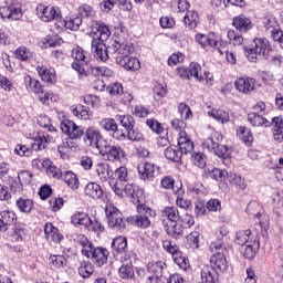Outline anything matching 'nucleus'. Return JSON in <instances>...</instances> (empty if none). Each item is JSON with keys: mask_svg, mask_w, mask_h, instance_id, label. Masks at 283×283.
I'll list each match as a JSON object with an SVG mask.
<instances>
[{"mask_svg": "<svg viewBox=\"0 0 283 283\" xmlns=\"http://www.w3.org/2000/svg\"><path fill=\"white\" fill-rule=\"evenodd\" d=\"M73 116H76L80 120H90L92 114H90L87 106L78 105L73 109Z\"/></svg>", "mask_w": 283, "mask_h": 283, "instance_id": "nucleus-45", "label": "nucleus"}, {"mask_svg": "<svg viewBox=\"0 0 283 283\" xmlns=\"http://www.w3.org/2000/svg\"><path fill=\"white\" fill-rule=\"evenodd\" d=\"M201 71H202V67L200 66V64L192 62L188 66V77L190 78L191 76H193V78L199 81V83H202V81H205V77L200 75Z\"/></svg>", "mask_w": 283, "mask_h": 283, "instance_id": "nucleus-43", "label": "nucleus"}, {"mask_svg": "<svg viewBox=\"0 0 283 283\" xmlns=\"http://www.w3.org/2000/svg\"><path fill=\"white\" fill-rule=\"evenodd\" d=\"M184 23L186 28L193 30L198 25V12L187 11L186 15L184 17Z\"/></svg>", "mask_w": 283, "mask_h": 283, "instance_id": "nucleus-41", "label": "nucleus"}, {"mask_svg": "<svg viewBox=\"0 0 283 283\" xmlns=\"http://www.w3.org/2000/svg\"><path fill=\"white\" fill-rule=\"evenodd\" d=\"M117 65H120L124 70H130L133 72L140 70V61L137 57L129 55L125 60H122V62H117Z\"/></svg>", "mask_w": 283, "mask_h": 283, "instance_id": "nucleus-29", "label": "nucleus"}, {"mask_svg": "<svg viewBox=\"0 0 283 283\" xmlns=\"http://www.w3.org/2000/svg\"><path fill=\"white\" fill-rule=\"evenodd\" d=\"M165 231L170 238L178 239L182 235L185 228L182 224H178V222L175 223H167L165 226Z\"/></svg>", "mask_w": 283, "mask_h": 283, "instance_id": "nucleus-30", "label": "nucleus"}, {"mask_svg": "<svg viewBox=\"0 0 283 283\" xmlns=\"http://www.w3.org/2000/svg\"><path fill=\"white\" fill-rule=\"evenodd\" d=\"M44 233L46 240H49L50 242L59 243L61 242V240H63V234H61L59 228L54 227V224L51 222L45 223Z\"/></svg>", "mask_w": 283, "mask_h": 283, "instance_id": "nucleus-23", "label": "nucleus"}, {"mask_svg": "<svg viewBox=\"0 0 283 283\" xmlns=\"http://www.w3.org/2000/svg\"><path fill=\"white\" fill-rule=\"evenodd\" d=\"M116 120H119L122 127H124L126 130L134 129V125H136V122L132 115H117Z\"/></svg>", "mask_w": 283, "mask_h": 283, "instance_id": "nucleus-47", "label": "nucleus"}, {"mask_svg": "<svg viewBox=\"0 0 283 283\" xmlns=\"http://www.w3.org/2000/svg\"><path fill=\"white\" fill-rule=\"evenodd\" d=\"M178 112L180 114V117L184 118L185 120H189L190 118H193V113L191 112V108L185 103L179 104Z\"/></svg>", "mask_w": 283, "mask_h": 283, "instance_id": "nucleus-56", "label": "nucleus"}, {"mask_svg": "<svg viewBox=\"0 0 283 283\" xmlns=\"http://www.w3.org/2000/svg\"><path fill=\"white\" fill-rule=\"evenodd\" d=\"M118 273L122 280H132V277H134V269L132 268V262L123 264L119 268Z\"/></svg>", "mask_w": 283, "mask_h": 283, "instance_id": "nucleus-50", "label": "nucleus"}, {"mask_svg": "<svg viewBox=\"0 0 283 283\" xmlns=\"http://www.w3.org/2000/svg\"><path fill=\"white\" fill-rule=\"evenodd\" d=\"M84 196L91 200H103V187L95 181H90L84 188Z\"/></svg>", "mask_w": 283, "mask_h": 283, "instance_id": "nucleus-17", "label": "nucleus"}, {"mask_svg": "<svg viewBox=\"0 0 283 283\" xmlns=\"http://www.w3.org/2000/svg\"><path fill=\"white\" fill-rule=\"evenodd\" d=\"M112 249L118 252L125 251L127 249V238L125 237L115 238L112 242Z\"/></svg>", "mask_w": 283, "mask_h": 283, "instance_id": "nucleus-52", "label": "nucleus"}, {"mask_svg": "<svg viewBox=\"0 0 283 283\" xmlns=\"http://www.w3.org/2000/svg\"><path fill=\"white\" fill-rule=\"evenodd\" d=\"M81 23H83V19H81L78 15H72L66 20L61 18L57 23V30H63V28H65L66 30L76 31L78 28H81Z\"/></svg>", "mask_w": 283, "mask_h": 283, "instance_id": "nucleus-19", "label": "nucleus"}, {"mask_svg": "<svg viewBox=\"0 0 283 283\" xmlns=\"http://www.w3.org/2000/svg\"><path fill=\"white\" fill-rule=\"evenodd\" d=\"M187 240L190 249H198L200 244V232L193 231L189 233Z\"/></svg>", "mask_w": 283, "mask_h": 283, "instance_id": "nucleus-58", "label": "nucleus"}, {"mask_svg": "<svg viewBox=\"0 0 283 283\" xmlns=\"http://www.w3.org/2000/svg\"><path fill=\"white\" fill-rule=\"evenodd\" d=\"M36 14L41 19V21H44V23H50V21H55V28H57L59 21H61V10L59 8L54 7H45L43 4H40L36 7Z\"/></svg>", "mask_w": 283, "mask_h": 283, "instance_id": "nucleus-11", "label": "nucleus"}, {"mask_svg": "<svg viewBox=\"0 0 283 283\" xmlns=\"http://www.w3.org/2000/svg\"><path fill=\"white\" fill-rule=\"evenodd\" d=\"M17 222V213L12 210H3L0 212V231H8V227H12Z\"/></svg>", "mask_w": 283, "mask_h": 283, "instance_id": "nucleus-18", "label": "nucleus"}, {"mask_svg": "<svg viewBox=\"0 0 283 283\" xmlns=\"http://www.w3.org/2000/svg\"><path fill=\"white\" fill-rule=\"evenodd\" d=\"M137 171L140 180H154V176H156V165L142 161L137 166Z\"/></svg>", "mask_w": 283, "mask_h": 283, "instance_id": "nucleus-16", "label": "nucleus"}, {"mask_svg": "<svg viewBox=\"0 0 283 283\" xmlns=\"http://www.w3.org/2000/svg\"><path fill=\"white\" fill-rule=\"evenodd\" d=\"M38 125H40V127H43V129H48V132H50L52 135H48L43 130H38L29 133L27 135V138H30V140H34L33 144H31V147L34 151H43V149L48 147V144L52 143L54 136H56V128L53 127L50 117H48L46 115L38 116Z\"/></svg>", "mask_w": 283, "mask_h": 283, "instance_id": "nucleus-3", "label": "nucleus"}, {"mask_svg": "<svg viewBox=\"0 0 283 283\" xmlns=\"http://www.w3.org/2000/svg\"><path fill=\"white\" fill-rule=\"evenodd\" d=\"M87 231H94V233H103L105 231V226L98 220L90 218L88 223H86Z\"/></svg>", "mask_w": 283, "mask_h": 283, "instance_id": "nucleus-49", "label": "nucleus"}, {"mask_svg": "<svg viewBox=\"0 0 283 283\" xmlns=\"http://www.w3.org/2000/svg\"><path fill=\"white\" fill-rule=\"evenodd\" d=\"M35 70L44 83H56V71L54 69L38 65Z\"/></svg>", "mask_w": 283, "mask_h": 283, "instance_id": "nucleus-25", "label": "nucleus"}, {"mask_svg": "<svg viewBox=\"0 0 283 283\" xmlns=\"http://www.w3.org/2000/svg\"><path fill=\"white\" fill-rule=\"evenodd\" d=\"M178 147L181 154H191L193 151V142L189 138L186 132L178 134Z\"/></svg>", "mask_w": 283, "mask_h": 283, "instance_id": "nucleus-20", "label": "nucleus"}, {"mask_svg": "<svg viewBox=\"0 0 283 283\" xmlns=\"http://www.w3.org/2000/svg\"><path fill=\"white\" fill-rule=\"evenodd\" d=\"M71 56L74 61H77V63H87V52H85L81 46L74 48Z\"/></svg>", "mask_w": 283, "mask_h": 283, "instance_id": "nucleus-48", "label": "nucleus"}, {"mask_svg": "<svg viewBox=\"0 0 283 283\" xmlns=\"http://www.w3.org/2000/svg\"><path fill=\"white\" fill-rule=\"evenodd\" d=\"M86 145L93 149H97L98 154L108 163H123L127 158V153L119 145H112L107 140H103V134L94 126L86 128L84 133Z\"/></svg>", "mask_w": 283, "mask_h": 283, "instance_id": "nucleus-1", "label": "nucleus"}, {"mask_svg": "<svg viewBox=\"0 0 283 283\" xmlns=\"http://www.w3.org/2000/svg\"><path fill=\"white\" fill-rule=\"evenodd\" d=\"M211 3L216 6V8H229V3L237 8H244V6H247L244 0H211Z\"/></svg>", "mask_w": 283, "mask_h": 283, "instance_id": "nucleus-35", "label": "nucleus"}, {"mask_svg": "<svg viewBox=\"0 0 283 283\" xmlns=\"http://www.w3.org/2000/svg\"><path fill=\"white\" fill-rule=\"evenodd\" d=\"M251 209L252 220L255 222V224H259L263 235L266 234L269 227H271V218L266 212H264V209L258 202H253Z\"/></svg>", "mask_w": 283, "mask_h": 283, "instance_id": "nucleus-8", "label": "nucleus"}, {"mask_svg": "<svg viewBox=\"0 0 283 283\" xmlns=\"http://www.w3.org/2000/svg\"><path fill=\"white\" fill-rule=\"evenodd\" d=\"M161 213L164 218H167V220H169V224L178 222V219L180 218V212L176 207H166L164 208Z\"/></svg>", "mask_w": 283, "mask_h": 283, "instance_id": "nucleus-37", "label": "nucleus"}, {"mask_svg": "<svg viewBox=\"0 0 283 283\" xmlns=\"http://www.w3.org/2000/svg\"><path fill=\"white\" fill-rule=\"evenodd\" d=\"M96 174L102 182H107L112 176V169L109 165L99 163L96 165Z\"/></svg>", "mask_w": 283, "mask_h": 283, "instance_id": "nucleus-33", "label": "nucleus"}, {"mask_svg": "<svg viewBox=\"0 0 283 283\" xmlns=\"http://www.w3.org/2000/svg\"><path fill=\"white\" fill-rule=\"evenodd\" d=\"M163 248L167 251V253H170L172 256L175 255V253H178V251H180L176 242H172L171 240H164Z\"/></svg>", "mask_w": 283, "mask_h": 283, "instance_id": "nucleus-63", "label": "nucleus"}, {"mask_svg": "<svg viewBox=\"0 0 283 283\" xmlns=\"http://www.w3.org/2000/svg\"><path fill=\"white\" fill-rule=\"evenodd\" d=\"M61 178L70 189H78V177L73 171H64Z\"/></svg>", "mask_w": 283, "mask_h": 283, "instance_id": "nucleus-32", "label": "nucleus"}, {"mask_svg": "<svg viewBox=\"0 0 283 283\" xmlns=\"http://www.w3.org/2000/svg\"><path fill=\"white\" fill-rule=\"evenodd\" d=\"M156 212L146 206H137V214L129 218L132 224L139 229H147L151 226V218Z\"/></svg>", "mask_w": 283, "mask_h": 283, "instance_id": "nucleus-6", "label": "nucleus"}, {"mask_svg": "<svg viewBox=\"0 0 283 283\" xmlns=\"http://www.w3.org/2000/svg\"><path fill=\"white\" fill-rule=\"evenodd\" d=\"M218 158H222L229 163V158L231 156V153L229 151V147L226 145H219V147L216 150H212Z\"/></svg>", "mask_w": 283, "mask_h": 283, "instance_id": "nucleus-57", "label": "nucleus"}, {"mask_svg": "<svg viewBox=\"0 0 283 283\" xmlns=\"http://www.w3.org/2000/svg\"><path fill=\"white\" fill-rule=\"evenodd\" d=\"M218 270L212 265H205L201 270V281L207 283L218 282Z\"/></svg>", "mask_w": 283, "mask_h": 283, "instance_id": "nucleus-27", "label": "nucleus"}, {"mask_svg": "<svg viewBox=\"0 0 283 283\" xmlns=\"http://www.w3.org/2000/svg\"><path fill=\"white\" fill-rule=\"evenodd\" d=\"M273 49L271 48V43L266 39H254L249 48L250 61L255 63L258 61V56L263 54L268 57L270 65L272 67H281L283 63V56L279 53H273Z\"/></svg>", "mask_w": 283, "mask_h": 283, "instance_id": "nucleus-4", "label": "nucleus"}, {"mask_svg": "<svg viewBox=\"0 0 283 283\" xmlns=\"http://www.w3.org/2000/svg\"><path fill=\"white\" fill-rule=\"evenodd\" d=\"M249 120L253 127H271V122H269L262 115L249 114Z\"/></svg>", "mask_w": 283, "mask_h": 283, "instance_id": "nucleus-39", "label": "nucleus"}, {"mask_svg": "<svg viewBox=\"0 0 283 283\" xmlns=\"http://www.w3.org/2000/svg\"><path fill=\"white\" fill-rule=\"evenodd\" d=\"M195 40L200 44L202 50H206V52L218 50L219 54H224V52L218 48V35H216L213 32L208 34L197 33Z\"/></svg>", "mask_w": 283, "mask_h": 283, "instance_id": "nucleus-12", "label": "nucleus"}, {"mask_svg": "<svg viewBox=\"0 0 283 283\" xmlns=\"http://www.w3.org/2000/svg\"><path fill=\"white\" fill-rule=\"evenodd\" d=\"M230 43H232L233 45H242V43L244 42V38H242V35H239L235 30H230L228 31L227 34Z\"/></svg>", "mask_w": 283, "mask_h": 283, "instance_id": "nucleus-62", "label": "nucleus"}, {"mask_svg": "<svg viewBox=\"0 0 283 283\" xmlns=\"http://www.w3.org/2000/svg\"><path fill=\"white\" fill-rule=\"evenodd\" d=\"M109 50H112L116 63H123V61L126 60L130 54H134L135 49L134 44L129 42L120 43L116 40H113L109 45Z\"/></svg>", "mask_w": 283, "mask_h": 283, "instance_id": "nucleus-9", "label": "nucleus"}, {"mask_svg": "<svg viewBox=\"0 0 283 283\" xmlns=\"http://www.w3.org/2000/svg\"><path fill=\"white\" fill-rule=\"evenodd\" d=\"M105 214L109 229H114L115 231L125 230L126 222L123 219V213L114 205L109 203L105 207Z\"/></svg>", "mask_w": 283, "mask_h": 283, "instance_id": "nucleus-7", "label": "nucleus"}, {"mask_svg": "<svg viewBox=\"0 0 283 283\" xmlns=\"http://www.w3.org/2000/svg\"><path fill=\"white\" fill-rule=\"evenodd\" d=\"M272 24L273 21L268 20L265 23V28L271 32L273 41H276L281 45L283 41V31L273 27Z\"/></svg>", "mask_w": 283, "mask_h": 283, "instance_id": "nucleus-38", "label": "nucleus"}, {"mask_svg": "<svg viewBox=\"0 0 283 283\" xmlns=\"http://www.w3.org/2000/svg\"><path fill=\"white\" fill-rule=\"evenodd\" d=\"M25 235H28V230H25L23 226H14L10 234L11 242H23V240H25Z\"/></svg>", "mask_w": 283, "mask_h": 283, "instance_id": "nucleus-31", "label": "nucleus"}, {"mask_svg": "<svg viewBox=\"0 0 283 283\" xmlns=\"http://www.w3.org/2000/svg\"><path fill=\"white\" fill-rule=\"evenodd\" d=\"M94 273V264L88 261H82L78 266V275L81 277H90Z\"/></svg>", "mask_w": 283, "mask_h": 283, "instance_id": "nucleus-44", "label": "nucleus"}, {"mask_svg": "<svg viewBox=\"0 0 283 283\" xmlns=\"http://www.w3.org/2000/svg\"><path fill=\"white\" fill-rule=\"evenodd\" d=\"M88 222H90V216H87V213L85 212H75L71 217V224H74V226L80 224L86 228Z\"/></svg>", "mask_w": 283, "mask_h": 283, "instance_id": "nucleus-42", "label": "nucleus"}, {"mask_svg": "<svg viewBox=\"0 0 283 283\" xmlns=\"http://www.w3.org/2000/svg\"><path fill=\"white\" fill-rule=\"evenodd\" d=\"M165 158L171 163H180L182 153L176 147H168L164 153Z\"/></svg>", "mask_w": 283, "mask_h": 283, "instance_id": "nucleus-40", "label": "nucleus"}, {"mask_svg": "<svg viewBox=\"0 0 283 283\" xmlns=\"http://www.w3.org/2000/svg\"><path fill=\"white\" fill-rule=\"evenodd\" d=\"M232 24L241 33L249 32V18H247L244 14H240L239 17L234 18Z\"/></svg>", "mask_w": 283, "mask_h": 283, "instance_id": "nucleus-34", "label": "nucleus"}, {"mask_svg": "<svg viewBox=\"0 0 283 283\" xmlns=\"http://www.w3.org/2000/svg\"><path fill=\"white\" fill-rule=\"evenodd\" d=\"M191 160L193 165H196V167H199L200 169L207 166V159L205 157V154L202 153H193L191 155Z\"/></svg>", "mask_w": 283, "mask_h": 283, "instance_id": "nucleus-54", "label": "nucleus"}, {"mask_svg": "<svg viewBox=\"0 0 283 283\" xmlns=\"http://www.w3.org/2000/svg\"><path fill=\"white\" fill-rule=\"evenodd\" d=\"M90 35L93 36L91 42L92 52H94L95 59L97 61H107L109 59V53L113 51L105 45V41L112 36L109 27L103 22H92Z\"/></svg>", "mask_w": 283, "mask_h": 283, "instance_id": "nucleus-2", "label": "nucleus"}, {"mask_svg": "<svg viewBox=\"0 0 283 283\" xmlns=\"http://www.w3.org/2000/svg\"><path fill=\"white\" fill-rule=\"evenodd\" d=\"M167 270V263L164 261L151 262L147 264V271L151 277L165 279L164 274Z\"/></svg>", "mask_w": 283, "mask_h": 283, "instance_id": "nucleus-21", "label": "nucleus"}, {"mask_svg": "<svg viewBox=\"0 0 283 283\" xmlns=\"http://www.w3.org/2000/svg\"><path fill=\"white\" fill-rule=\"evenodd\" d=\"M44 169H45L48 176H50L51 178H55L56 180H59V178H61L63 176V172L61 171V169L59 167L54 166L52 160H50L49 166H45Z\"/></svg>", "mask_w": 283, "mask_h": 283, "instance_id": "nucleus-53", "label": "nucleus"}, {"mask_svg": "<svg viewBox=\"0 0 283 283\" xmlns=\"http://www.w3.org/2000/svg\"><path fill=\"white\" fill-rule=\"evenodd\" d=\"M99 127H102V129H104L105 132H112L113 138H115V140H125V138H127V135H125V133H118V124H116V119L114 118H103L99 122Z\"/></svg>", "mask_w": 283, "mask_h": 283, "instance_id": "nucleus-15", "label": "nucleus"}, {"mask_svg": "<svg viewBox=\"0 0 283 283\" xmlns=\"http://www.w3.org/2000/svg\"><path fill=\"white\" fill-rule=\"evenodd\" d=\"M82 247V255L92 247V242L84 234H76L74 239Z\"/></svg>", "mask_w": 283, "mask_h": 283, "instance_id": "nucleus-55", "label": "nucleus"}, {"mask_svg": "<svg viewBox=\"0 0 283 283\" xmlns=\"http://www.w3.org/2000/svg\"><path fill=\"white\" fill-rule=\"evenodd\" d=\"M146 125L155 134H163V124H160V122H158V119L148 118L146 120Z\"/></svg>", "mask_w": 283, "mask_h": 283, "instance_id": "nucleus-60", "label": "nucleus"}, {"mask_svg": "<svg viewBox=\"0 0 283 283\" xmlns=\"http://www.w3.org/2000/svg\"><path fill=\"white\" fill-rule=\"evenodd\" d=\"M209 249L212 253L210 258V266H213L216 271H227L229 264L227 263V247L222 242H211Z\"/></svg>", "mask_w": 283, "mask_h": 283, "instance_id": "nucleus-5", "label": "nucleus"}, {"mask_svg": "<svg viewBox=\"0 0 283 283\" xmlns=\"http://www.w3.org/2000/svg\"><path fill=\"white\" fill-rule=\"evenodd\" d=\"M222 143V134L218 130H213L211 135L203 142L202 146L208 151H214Z\"/></svg>", "mask_w": 283, "mask_h": 283, "instance_id": "nucleus-22", "label": "nucleus"}, {"mask_svg": "<svg viewBox=\"0 0 283 283\" xmlns=\"http://www.w3.org/2000/svg\"><path fill=\"white\" fill-rule=\"evenodd\" d=\"M115 176L117 179L109 180V187L113 189L114 193L117 196H123V187L129 181V174L126 167H119L115 170Z\"/></svg>", "mask_w": 283, "mask_h": 283, "instance_id": "nucleus-13", "label": "nucleus"}, {"mask_svg": "<svg viewBox=\"0 0 283 283\" xmlns=\"http://www.w3.org/2000/svg\"><path fill=\"white\" fill-rule=\"evenodd\" d=\"M60 127L62 133L71 140H78L83 136V127L76 125L73 120L64 119Z\"/></svg>", "mask_w": 283, "mask_h": 283, "instance_id": "nucleus-14", "label": "nucleus"}, {"mask_svg": "<svg viewBox=\"0 0 283 283\" xmlns=\"http://www.w3.org/2000/svg\"><path fill=\"white\" fill-rule=\"evenodd\" d=\"M91 72L94 76H105L106 78L114 76V71L107 66L93 67Z\"/></svg>", "mask_w": 283, "mask_h": 283, "instance_id": "nucleus-51", "label": "nucleus"}, {"mask_svg": "<svg viewBox=\"0 0 283 283\" xmlns=\"http://www.w3.org/2000/svg\"><path fill=\"white\" fill-rule=\"evenodd\" d=\"M17 207L22 213H30L34 209V202L31 199L20 198L17 200Z\"/></svg>", "mask_w": 283, "mask_h": 283, "instance_id": "nucleus-46", "label": "nucleus"}, {"mask_svg": "<svg viewBox=\"0 0 283 283\" xmlns=\"http://www.w3.org/2000/svg\"><path fill=\"white\" fill-rule=\"evenodd\" d=\"M143 193L140 188L134 184L126 182L123 186V196L118 198H132L133 200H138L139 196Z\"/></svg>", "mask_w": 283, "mask_h": 283, "instance_id": "nucleus-24", "label": "nucleus"}, {"mask_svg": "<svg viewBox=\"0 0 283 283\" xmlns=\"http://www.w3.org/2000/svg\"><path fill=\"white\" fill-rule=\"evenodd\" d=\"M83 255L84 258L92 260V262L95 263L96 266H103V264L107 263L109 251H107V249L103 247H94V244H92L91 248L84 250Z\"/></svg>", "mask_w": 283, "mask_h": 283, "instance_id": "nucleus-10", "label": "nucleus"}, {"mask_svg": "<svg viewBox=\"0 0 283 283\" xmlns=\"http://www.w3.org/2000/svg\"><path fill=\"white\" fill-rule=\"evenodd\" d=\"M18 179L21 185H30L32 182V172L22 170L18 174Z\"/></svg>", "mask_w": 283, "mask_h": 283, "instance_id": "nucleus-64", "label": "nucleus"}, {"mask_svg": "<svg viewBox=\"0 0 283 283\" xmlns=\"http://www.w3.org/2000/svg\"><path fill=\"white\" fill-rule=\"evenodd\" d=\"M23 81L27 92H32L33 94H43V85H41L39 80H35L30 75H25Z\"/></svg>", "mask_w": 283, "mask_h": 283, "instance_id": "nucleus-26", "label": "nucleus"}, {"mask_svg": "<svg viewBox=\"0 0 283 283\" xmlns=\"http://www.w3.org/2000/svg\"><path fill=\"white\" fill-rule=\"evenodd\" d=\"M209 176L212 178V180H217V182H222L227 178V171L213 168L212 170H209Z\"/></svg>", "mask_w": 283, "mask_h": 283, "instance_id": "nucleus-59", "label": "nucleus"}, {"mask_svg": "<svg viewBox=\"0 0 283 283\" xmlns=\"http://www.w3.org/2000/svg\"><path fill=\"white\" fill-rule=\"evenodd\" d=\"M126 132L127 134H125V136L128 138V140H132L133 143H140V140L144 139L143 133H140L138 129L130 128Z\"/></svg>", "mask_w": 283, "mask_h": 283, "instance_id": "nucleus-61", "label": "nucleus"}, {"mask_svg": "<svg viewBox=\"0 0 283 283\" xmlns=\"http://www.w3.org/2000/svg\"><path fill=\"white\" fill-rule=\"evenodd\" d=\"M208 116L217 120V123H221V125H224L230 120L229 113L219 108L209 111Z\"/></svg>", "mask_w": 283, "mask_h": 283, "instance_id": "nucleus-28", "label": "nucleus"}, {"mask_svg": "<svg viewBox=\"0 0 283 283\" xmlns=\"http://www.w3.org/2000/svg\"><path fill=\"white\" fill-rule=\"evenodd\" d=\"M172 260L181 271H187L190 266L189 259L180 250L174 254Z\"/></svg>", "mask_w": 283, "mask_h": 283, "instance_id": "nucleus-36", "label": "nucleus"}]
</instances>
